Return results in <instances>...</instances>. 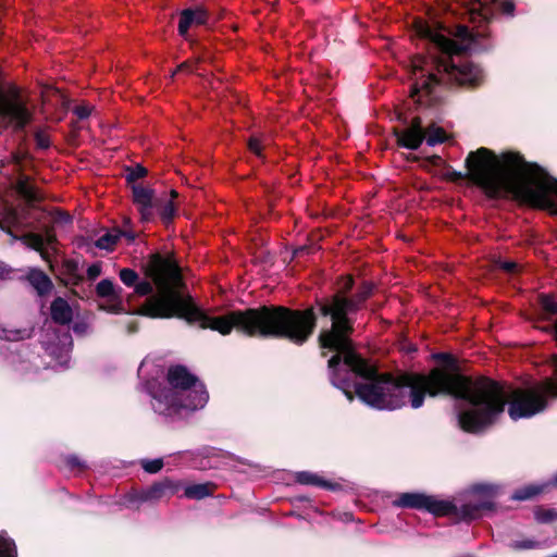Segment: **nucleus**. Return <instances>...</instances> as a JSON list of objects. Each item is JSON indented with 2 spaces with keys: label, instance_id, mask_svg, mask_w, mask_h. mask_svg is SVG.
<instances>
[{
  "label": "nucleus",
  "instance_id": "nucleus-1",
  "mask_svg": "<svg viewBox=\"0 0 557 557\" xmlns=\"http://www.w3.org/2000/svg\"><path fill=\"white\" fill-rule=\"evenodd\" d=\"M374 289L373 282L363 281L351 297H341L338 300L345 314L329 348V352H334L327 360L331 383L342 389L350 401L357 396L377 410H396L407 403L418 409L423 406L425 396H450L463 400L472 407L458 414V423L468 433H481L496 423L507 404L510 408L513 393L520 387L508 389L506 384L491 377L468 375L463 373L458 358L449 352L434 354L433 359L438 364L426 374L401 372L394 375L379 372L375 366L356 351L351 338L355 315L364 307Z\"/></svg>",
  "mask_w": 557,
  "mask_h": 557
},
{
  "label": "nucleus",
  "instance_id": "nucleus-2",
  "mask_svg": "<svg viewBox=\"0 0 557 557\" xmlns=\"http://www.w3.org/2000/svg\"><path fill=\"white\" fill-rule=\"evenodd\" d=\"M465 166L466 173L449 169L444 178L453 183L468 180L490 199L511 196L531 208L557 213V178L536 162L527 161L520 152L496 154L481 147L468 153ZM540 305L548 320L556 317L553 327L557 339V300L554 296L541 295ZM550 366V377H545L530 389H517L513 394H557V354L552 355Z\"/></svg>",
  "mask_w": 557,
  "mask_h": 557
},
{
  "label": "nucleus",
  "instance_id": "nucleus-3",
  "mask_svg": "<svg viewBox=\"0 0 557 557\" xmlns=\"http://www.w3.org/2000/svg\"><path fill=\"white\" fill-rule=\"evenodd\" d=\"M414 29L429 46V55L418 54L412 59L416 81L410 96L417 97L419 104L431 107L438 103L437 88L475 89L483 84L484 75L479 65L468 60L455 63L453 55L463 53L485 34L463 24L446 25L440 21L430 24L423 20L416 21Z\"/></svg>",
  "mask_w": 557,
  "mask_h": 557
},
{
  "label": "nucleus",
  "instance_id": "nucleus-4",
  "mask_svg": "<svg viewBox=\"0 0 557 557\" xmlns=\"http://www.w3.org/2000/svg\"><path fill=\"white\" fill-rule=\"evenodd\" d=\"M288 311L281 305H261L257 308L227 311L222 315H210L195 301L185 287L163 290L150 299L144 313L150 319H181L188 324H198L221 335H228L235 330L248 337L285 339L292 343L287 318Z\"/></svg>",
  "mask_w": 557,
  "mask_h": 557
},
{
  "label": "nucleus",
  "instance_id": "nucleus-5",
  "mask_svg": "<svg viewBox=\"0 0 557 557\" xmlns=\"http://www.w3.org/2000/svg\"><path fill=\"white\" fill-rule=\"evenodd\" d=\"M337 289L326 296L317 297L314 302L304 309H294L285 306L288 311H294L287 318V324L292 336V344L302 346L310 341L317 327L319 317L329 319L331 325L322 327L318 334L317 342L321 349V356L326 357L332 344L341 319L344 318L345 310L338 306L341 297H351L355 286V280L351 275L338 276L336 281Z\"/></svg>",
  "mask_w": 557,
  "mask_h": 557
},
{
  "label": "nucleus",
  "instance_id": "nucleus-6",
  "mask_svg": "<svg viewBox=\"0 0 557 557\" xmlns=\"http://www.w3.org/2000/svg\"><path fill=\"white\" fill-rule=\"evenodd\" d=\"M141 270L144 280H139L138 273L131 268L121 269L119 277L126 287H133L136 295L146 296L136 313L149 318L144 313V309L150 299L163 290L185 287V281L178 263L170 255L150 253Z\"/></svg>",
  "mask_w": 557,
  "mask_h": 557
},
{
  "label": "nucleus",
  "instance_id": "nucleus-7",
  "mask_svg": "<svg viewBox=\"0 0 557 557\" xmlns=\"http://www.w3.org/2000/svg\"><path fill=\"white\" fill-rule=\"evenodd\" d=\"M166 382L169 386L152 396V408L159 414L172 417L183 409L194 411L209 399L205 384L183 364L169 367Z\"/></svg>",
  "mask_w": 557,
  "mask_h": 557
},
{
  "label": "nucleus",
  "instance_id": "nucleus-8",
  "mask_svg": "<svg viewBox=\"0 0 557 557\" xmlns=\"http://www.w3.org/2000/svg\"><path fill=\"white\" fill-rule=\"evenodd\" d=\"M0 117L12 122L16 131H23L33 120V113L14 84L8 88L0 84Z\"/></svg>",
  "mask_w": 557,
  "mask_h": 557
},
{
  "label": "nucleus",
  "instance_id": "nucleus-9",
  "mask_svg": "<svg viewBox=\"0 0 557 557\" xmlns=\"http://www.w3.org/2000/svg\"><path fill=\"white\" fill-rule=\"evenodd\" d=\"M393 506L397 508H409L424 510L435 517H447L457 513V506L449 500H440L434 496L419 492L401 493L393 500Z\"/></svg>",
  "mask_w": 557,
  "mask_h": 557
},
{
  "label": "nucleus",
  "instance_id": "nucleus-10",
  "mask_svg": "<svg viewBox=\"0 0 557 557\" xmlns=\"http://www.w3.org/2000/svg\"><path fill=\"white\" fill-rule=\"evenodd\" d=\"M393 135L396 138L398 147L408 150L419 149L425 138V128L423 127L422 119L414 116L404 128L394 127Z\"/></svg>",
  "mask_w": 557,
  "mask_h": 557
},
{
  "label": "nucleus",
  "instance_id": "nucleus-11",
  "mask_svg": "<svg viewBox=\"0 0 557 557\" xmlns=\"http://www.w3.org/2000/svg\"><path fill=\"white\" fill-rule=\"evenodd\" d=\"M181 488L182 483L180 481L164 478L140 491L138 494L131 496V500L136 499L138 502H156L162 498H169L177 494Z\"/></svg>",
  "mask_w": 557,
  "mask_h": 557
},
{
  "label": "nucleus",
  "instance_id": "nucleus-12",
  "mask_svg": "<svg viewBox=\"0 0 557 557\" xmlns=\"http://www.w3.org/2000/svg\"><path fill=\"white\" fill-rule=\"evenodd\" d=\"M129 188L132 190L133 203L136 206L141 221H151L153 219V208L157 206L154 202V190L143 184L133 185Z\"/></svg>",
  "mask_w": 557,
  "mask_h": 557
},
{
  "label": "nucleus",
  "instance_id": "nucleus-13",
  "mask_svg": "<svg viewBox=\"0 0 557 557\" xmlns=\"http://www.w3.org/2000/svg\"><path fill=\"white\" fill-rule=\"evenodd\" d=\"M25 280L39 297L50 295L54 287L51 278L40 269H30L25 275Z\"/></svg>",
  "mask_w": 557,
  "mask_h": 557
},
{
  "label": "nucleus",
  "instance_id": "nucleus-14",
  "mask_svg": "<svg viewBox=\"0 0 557 557\" xmlns=\"http://www.w3.org/2000/svg\"><path fill=\"white\" fill-rule=\"evenodd\" d=\"M50 317L53 323L69 325L73 320V310L66 299L55 297L50 305Z\"/></svg>",
  "mask_w": 557,
  "mask_h": 557
},
{
  "label": "nucleus",
  "instance_id": "nucleus-15",
  "mask_svg": "<svg viewBox=\"0 0 557 557\" xmlns=\"http://www.w3.org/2000/svg\"><path fill=\"white\" fill-rule=\"evenodd\" d=\"M13 188L29 206L36 205L42 200L37 188L29 183V177L27 175L21 174L13 183Z\"/></svg>",
  "mask_w": 557,
  "mask_h": 557
},
{
  "label": "nucleus",
  "instance_id": "nucleus-16",
  "mask_svg": "<svg viewBox=\"0 0 557 557\" xmlns=\"http://www.w3.org/2000/svg\"><path fill=\"white\" fill-rule=\"evenodd\" d=\"M495 508V504L490 500L480 502L478 504H463L460 508L457 507V513L453 516L463 520V521H473L479 519L482 516V511L484 510H493Z\"/></svg>",
  "mask_w": 557,
  "mask_h": 557
},
{
  "label": "nucleus",
  "instance_id": "nucleus-17",
  "mask_svg": "<svg viewBox=\"0 0 557 557\" xmlns=\"http://www.w3.org/2000/svg\"><path fill=\"white\" fill-rule=\"evenodd\" d=\"M296 482L302 485H314L329 491H339L342 485L336 482L327 481L315 473L300 471L296 473Z\"/></svg>",
  "mask_w": 557,
  "mask_h": 557
},
{
  "label": "nucleus",
  "instance_id": "nucleus-18",
  "mask_svg": "<svg viewBox=\"0 0 557 557\" xmlns=\"http://www.w3.org/2000/svg\"><path fill=\"white\" fill-rule=\"evenodd\" d=\"M0 219V230L9 235H13L12 227H22V215L17 208L13 206H7Z\"/></svg>",
  "mask_w": 557,
  "mask_h": 557
},
{
  "label": "nucleus",
  "instance_id": "nucleus-19",
  "mask_svg": "<svg viewBox=\"0 0 557 557\" xmlns=\"http://www.w3.org/2000/svg\"><path fill=\"white\" fill-rule=\"evenodd\" d=\"M121 236H127L131 240L135 238L133 234H127L126 232H122L121 230H113L100 236L96 240L95 246L99 249L112 251L115 248Z\"/></svg>",
  "mask_w": 557,
  "mask_h": 557
},
{
  "label": "nucleus",
  "instance_id": "nucleus-20",
  "mask_svg": "<svg viewBox=\"0 0 557 557\" xmlns=\"http://www.w3.org/2000/svg\"><path fill=\"white\" fill-rule=\"evenodd\" d=\"M96 294L100 298L122 299L123 288L115 286L112 280L103 278L97 284Z\"/></svg>",
  "mask_w": 557,
  "mask_h": 557
},
{
  "label": "nucleus",
  "instance_id": "nucleus-21",
  "mask_svg": "<svg viewBox=\"0 0 557 557\" xmlns=\"http://www.w3.org/2000/svg\"><path fill=\"white\" fill-rule=\"evenodd\" d=\"M215 490L213 483H199L184 488V496L188 499H203L211 496Z\"/></svg>",
  "mask_w": 557,
  "mask_h": 557
},
{
  "label": "nucleus",
  "instance_id": "nucleus-22",
  "mask_svg": "<svg viewBox=\"0 0 557 557\" xmlns=\"http://www.w3.org/2000/svg\"><path fill=\"white\" fill-rule=\"evenodd\" d=\"M63 274L67 276L64 282L65 285H78L83 282V276L79 274L78 262L74 259H66L63 262Z\"/></svg>",
  "mask_w": 557,
  "mask_h": 557
},
{
  "label": "nucleus",
  "instance_id": "nucleus-23",
  "mask_svg": "<svg viewBox=\"0 0 557 557\" xmlns=\"http://www.w3.org/2000/svg\"><path fill=\"white\" fill-rule=\"evenodd\" d=\"M124 172L125 181L128 187H132L133 185H140L138 181L148 175L147 168L140 163H136L135 165H126L124 168Z\"/></svg>",
  "mask_w": 557,
  "mask_h": 557
},
{
  "label": "nucleus",
  "instance_id": "nucleus-24",
  "mask_svg": "<svg viewBox=\"0 0 557 557\" xmlns=\"http://www.w3.org/2000/svg\"><path fill=\"white\" fill-rule=\"evenodd\" d=\"M447 139L446 132L443 127L431 125L428 128H425V138L424 140L429 146H435L438 144L445 143Z\"/></svg>",
  "mask_w": 557,
  "mask_h": 557
},
{
  "label": "nucleus",
  "instance_id": "nucleus-25",
  "mask_svg": "<svg viewBox=\"0 0 557 557\" xmlns=\"http://www.w3.org/2000/svg\"><path fill=\"white\" fill-rule=\"evenodd\" d=\"M0 557H17L15 542L5 532H0Z\"/></svg>",
  "mask_w": 557,
  "mask_h": 557
},
{
  "label": "nucleus",
  "instance_id": "nucleus-26",
  "mask_svg": "<svg viewBox=\"0 0 557 557\" xmlns=\"http://www.w3.org/2000/svg\"><path fill=\"white\" fill-rule=\"evenodd\" d=\"M21 239L32 249L39 251L42 257H45L44 246H45V238L41 234L37 233H26L24 234Z\"/></svg>",
  "mask_w": 557,
  "mask_h": 557
},
{
  "label": "nucleus",
  "instance_id": "nucleus-27",
  "mask_svg": "<svg viewBox=\"0 0 557 557\" xmlns=\"http://www.w3.org/2000/svg\"><path fill=\"white\" fill-rule=\"evenodd\" d=\"M194 9H185L181 12L180 23H178V34L181 36H186L188 29L191 25H194Z\"/></svg>",
  "mask_w": 557,
  "mask_h": 557
},
{
  "label": "nucleus",
  "instance_id": "nucleus-28",
  "mask_svg": "<svg viewBox=\"0 0 557 557\" xmlns=\"http://www.w3.org/2000/svg\"><path fill=\"white\" fill-rule=\"evenodd\" d=\"M542 492H543V487H541V486H535V485L524 486L522 488L517 490L513 493L512 499L528 500V499H531L534 496L541 494Z\"/></svg>",
  "mask_w": 557,
  "mask_h": 557
},
{
  "label": "nucleus",
  "instance_id": "nucleus-29",
  "mask_svg": "<svg viewBox=\"0 0 557 557\" xmlns=\"http://www.w3.org/2000/svg\"><path fill=\"white\" fill-rule=\"evenodd\" d=\"M495 10L503 15L512 17L515 15L516 3L515 0H491Z\"/></svg>",
  "mask_w": 557,
  "mask_h": 557
},
{
  "label": "nucleus",
  "instance_id": "nucleus-30",
  "mask_svg": "<svg viewBox=\"0 0 557 557\" xmlns=\"http://www.w3.org/2000/svg\"><path fill=\"white\" fill-rule=\"evenodd\" d=\"M175 214H176V208L172 200H169L168 202H165L163 206H161L159 208V215L165 225H169L170 223H172Z\"/></svg>",
  "mask_w": 557,
  "mask_h": 557
},
{
  "label": "nucleus",
  "instance_id": "nucleus-31",
  "mask_svg": "<svg viewBox=\"0 0 557 557\" xmlns=\"http://www.w3.org/2000/svg\"><path fill=\"white\" fill-rule=\"evenodd\" d=\"M495 265L497 269H499L508 274H517L520 272V269H521L519 263L511 261V260L497 259L495 261Z\"/></svg>",
  "mask_w": 557,
  "mask_h": 557
},
{
  "label": "nucleus",
  "instance_id": "nucleus-32",
  "mask_svg": "<svg viewBox=\"0 0 557 557\" xmlns=\"http://www.w3.org/2000/svg\"><path fill=\"white\" fill-rule=\"evenodd\" d=\"M51 219L52 223L57 225H67L72 224V215L63 210L55 209L53 212H51Z\"/></svg>",
  "mask_w": 557,
  "mask_h": 557
},
{
  "label": "nucleus",
  "instance_id": "nucleus-33",
  "mask_svg": "<svg viewBox=\"0 0 557 557\" xmlns=\"http://www.w3.org/2000/svg\"><path fill=\"white\" fill-rule=\"evenodd\" d=\"M537 547H540V542L530 539L513 541L510 543V548L515 550H527L534 549Z\"/></svg>",
  "mask_w": 557,
  "mask_h": 557
},
{
  "label": "nucleus",
  "instance_id": "nucleus-34",
  "mask_svg": "<svg viewBox=\"0 0 557 557\" xmlns=\"http://www.w3.org/2000/svg\"><path fill=\"white\" fill-rule=\"evenodd\" d=\"M535 518L541 523H549L557 520V511L555 509H539L535 511Z\"/></svg>",
  "mask_w": 557,
  "mask_h": 557
},
{
  "label": "nucleus",
  "instance_id": "nucleus-35",
  "mask_svg": "<svg viewBox=\"0 0 557 557\" xmlns=\"http://www.w3.org/2000/svg\"><path fill=\"white\" fill-rule=\"evenodd\" d=\"M163 465L164 463L161 458L141 460V468L148 473H158L163 468Z\"/></svg>",
  "mask_w": 557,
  "mask_h": 557
},
{
  "label": "nucleus",
  "instance_id": "nucleus-36",
  "mask_svg": "<svg viewBox=\"0 0 557 557\" xmlns=\"http://www.w3.org/2000/svg\"><path fill=\"white\" fill-rule=\"evenodd\" d=\"M34 137L38 149L46 150L50 147V138L44 131H36Z\"/></svg>",
  "mask_w": 557,
  "mask_h": 557
},
{
  "label": "nucleus",
  "instance_id": "nucleus-37",
  "mask_svg": "<svg viewBox=\"0 0 557 557\" xmlns=\"http://www.w3.org/2000/svg\"><path fill=\"white\" fill-rule=\"evenodd\" d=\"M109 304L102 308L109 313H122L124 311L123 298L122 299H108Z\"/></svg>",
  "mask_w": 557,
  "mask_h": 557
},
{
  "label": "nucleus",
  "instance_id": "nucleus-38",
  "mask_svg": "<svg viewBox=\"0 0 557 557\" xmlns=\"http://www.w3.org/2000/svg\"><path fill=\"white\" fill-rule=\"evenodd\" d=\"M248 149L259 158H264L262 153L261 140L257 137H250L248 140Z\"/></svg>",
  "mask_w": 557,
  "mask_h": 557
},
{
  "label": "nucleus",
  "instance_id": "nucleus-39",
  "mask_svg": "<svg viewBox=\"0 0 557 557\" xmlns=\"http://www.w3.org/2000/svg\"><path fill=\"white\" fill-rule=\"evenodd\" d=\"M194 24L195 25H205L208 22V13L206 10L201 8L194 9Z\"/></svg>",
  "mask_w": 557,
  "mask_h": 557
},
{
  "label": "nucleus",
  "instance_id": "nucleus-40",
  "mask_svg": "<svg viewBox=\"0 0 557 557\" xmlns=\"http://www.w3.org/2000/svg\"><path fill=\"white\" fill-rule=\"evenodd\" d=\"M65 463L72 470L73 469L82 470V469L86 468L85 463L83 461H81V459L76 455H69L65 458Z\"/></svg>",
  "mask_w": 557,
  "mask_h": 557
},
{
  "label": "nucleus",
  "instance_id": "nucleus-41",
  "mask_svg": "<svg viewBox=\"0 0 557 557\" xmlns=\"http://www.w3.org/2000/svg\"><path fill=\"white\" fill-rule=\"evenodd\" d=\"M35 209V205L29 206L27 202L18 210L22 215V226H27V221L32 218L30 211Z\"/></svg>",
  "mask_w": 557,
  "mask_h": 557
},
{
  "label": "nucleus",
  "instance_id": "nucleus-42",
  "mask_svg": "<svg viewBox=\"0 0 557 557\" xmlns=\"http://www.w3.org/2000/svg\"><path fill=\"white\" fill-rule=\"evenodd\" d=\"M101 274V264L99 262L92 263L87 269V277L90 281L96 280Z\"/></svg>",
  "mask_w": 557,
  "mask_h": 557
},
{
  "label": "nucleus",
  "instance_id": "nucleus-43",
  "mask_svg": "<svg viewBox=\"0 0 557 557\" xmlns=\"http://www.w3.org/2000/svg\"><path fill=\"white\" fill-rule=\"evenodd\" d=\"M74 113L77 115L79 120H84L90 115L91 109L87 106H76L74 108Z\"/></svg>",
  "mask_w": 557,
  "mask_h": 557
},
{
  "label": "nucleus",
  "instance_id": "nucleus-44",
  "mask_svg": "<svg viewBox=\"0 0 557 557\" xmlns=\"http://www.w3.org/2000/svg\"><path fill=\"white\" fill-rule=\"evenodd\" d=\"M44 233L45 234L42 236L45 238V243L52 245L53 243L57 242V236L51 226H45Z\"/></svg>",
  "mask_w": 557,
  "mask_h": 557
},
{
  "label": "nucleus",
  "instance_id": "nucleus-45",
  "mask_svg": "<svg viewBox=\"0 0 557 557\" xmlns=\"http://www.w3.org/2000/svg\"><path fill=\"white\" fill-rule=\"evenodd\" d=\"M473 491L479 494L490 495L493 492V487L486 484H479L473 487Z\"/></svg>",
  "mask_w": 557,
  "mask_h": 557
},
{
  "label": "nucleus",
  "instance_id": "nucleus-46",
  "mask_svg": "<svg viewBox=\"0 0 557 557\" xmlns=\"http://www.w3.org/2000/svg\"><path fill=\"white\" fill-rule=\"evenodd\" d=\"M87 324L84 322H76L73 324L72 330L75 334L83 335L86 332Z\"/></svg>",
  "mask_w": 557,
  "mask_h": 557
},
{
  "label": "nucleus",
  "instance_id": "nucleus-47",
  "mask_svg": "<svg viewBox=\"0 0 557 557\" xmlns=\"http://www.w3.org/2000/svg\"><path fill=\"white\" fill-rule=\"evenodd\" d=\"M425 161L431 165L438 166L442 163L443 159L438 154H433V156L426 157Z\"/></svg>",
  "mask_w": 557,
  "mask_h": 557
},
{
  "label": "nucleus",
  "instance_id": "nucleus-48",
  "mask_svg": "<svg viewBox=\"0 0 557 557\" xmlns=\"http://www.w3.org/2000/svg\"><path fill=\"white\" fill-rule=\"evenodd\" d=\"M309 251H310V247L309 246H300V247H298V248H296L294 250L293 255H294V257H300V256H302L305 253H308Z\"/></svg>",
  "mask_w": 557,
  "mask_h": 557
},
{
  "label": "nucleus",
  "instance_id": "nucleus-49",
  "mask_svg": "<svg viewBox=\"0 0 557 557\" xmlns=\"http://www.w3.org/2000/svg\"><path fill=\"white\" fill-rule=\"evenodd\" d=\"M183 71L193 72L194 70L190 67V64H189L187 61H185V62L181 63V64L176 67L175 72H174L173 74H175V73H177V72H183Z\"/></svg>",
  "mask_w": 557,
  "mask_h": 557
},
{
  "label": "nucleus",
  "instance_id": "nucleus-50",
  "mask_svg": "<svg viewBox=\"0 0 557 557\" xmlns=\"http://www.w3.org/2000/svg\"><path fill=\"white\" fill-rule=\"evenodd\" d=\"M128 333H136L138 331V323L136 321H132L127 325Z\"/></svg>",
  "mask_w": 557,
  "mask_h": 557
},
{
  "label": "nucleus",
  "instance_id": "nucleus-51",
  "mask_svg": "<svg viewBox=\"0 0 557 557\" xmlns=\"http://www.w3.org/2000/svg\"><path fill=\"white\" fill-rule=\"evenodd\" d=\"M177 197H178V193L175 189H172L171 190V200L173 201V199H175Z\"/></svg>",
  "mask_w": 557,
  "mask_h": 557
},
{
  "label": "nucleus",
  "instance_id": "nucleus-52",
  "mask_svg": "<svg viewBox=\"0 0 557 557\" xmlns=\"http://www.w3.org/2000/svg\"><path fill=\"white\" fill-rule=\"evenodd\" d=\"M552 483L557 487V473L554 475Z\"/></svg>",
  "mask_w": 557,
  "mask_h": 557
},
{
  "label": "nucleus",
  "instance_id": "nucleus-53",
  "mask_svg": "<svg viewBox=\"0 0 557 557\" xmlns=\"http://www.w3.org/2000/svg\"><path fill=\"white\" fill-rule=\"evenodd\" d=\"M14 162H15V165L18 166L20 165V159L17 158V156H14Z\"/></svg>",
  "mask_w": 557,
  "mask_h": 557
},
{
  "label": "nucleus",
  "instance_id": "nucleus-54",
  "mask_svg": "<svg viewBox=\"0 0 557 557\" xmlns=\"http://www.w3.org/2000/svg\"><path fill=\"white\" fill-rule=\"evenodd\" d=\"M419 158L417 156H412L411 160L417 161Z\"/></svg>",
  "mask_w": 557,
  "mask_h": 557
},
{
  "label": "nucleus",
  "instance_id": "nucleus-55",
  "mask_svg": "<svg viewBox=\"0 0 557 557\" xmlns=\"http://www.w3.org/2000/svg\"><path fill=\"white\" fill-rule=\"evenodd\" d=\"M478 2H481V0H476Z\"/></svg>",
  "mask_w": 557,
  "mask_h": 557
}]
</instances>
